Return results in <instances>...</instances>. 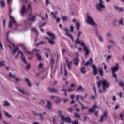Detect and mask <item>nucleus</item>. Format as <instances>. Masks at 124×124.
Here are the masks:
<instances>
[{
    "label": "nucleus",
    "mask_w": 124,
    "mask_h": 124,
    "mask_svg": "<svg viewBox=\"0 0 124 124\" xmlns=\"http://www.w3.org/2000/svg\"><path fill=\"white\" fill-rule=\"evenodd\" d=\"M11 31H8L7 32V36L8 37V34H9V33H10ZM7 37V41L9 42V43H10L11 45H12V46H13V47L14 48H16V46L13 44V43H12V42H11L10 40H9V39H8V37Z\"/></svg>",
    "instance_id": "aec40b11"
},
{
    "label": "nucleus",
    "mask_w": 124,
    "mask_h": 124,
    "mask_svg": "<svg viewBox=\"0 0 124 124\" xmlns=\"http://www.w3.org/2000/svg\"><path fill=\"white\" fill-rule=\"evenodd\" d=\"M38 69H41V68H44V66L42 64V63H40L39 65L38 66Z\"/></svg>",
    "instance_id": "58836bf2"
},
{
    "label": "nucleus",
    "mask_w": 124,
    "mask_h": 124,
    "mask_svg": "<svg viewBox=\"0 0 124 124\" xmlns=\"http://www.w3.org/2000/svg\"><path fill=\"white\" fill-rule=\"evenodd\" d=\"M41 44H45V42L41 41L40 42L37 43L36 44V46H38V45H40Z\"/></svg>",
    "instance_id": "8fccbe9b"
},
{
    "label": "nucleus",
    "mask_w": 124,
    "mask_h": 124,
    "mask_svg": "<svg viewBox=\"0 0 124 124\" xmlns=\"http://www.w3.org/2000/svg\"><path fill=\"white\" fill-rule=\"evenodd\" d=\"M60 21H61V19H60V18H57L56 23H60Z\"/></svg>",
    "instance_id": "774afa93"
},
{
    "label": "nucleus",
    "mask_w": 124,
    "mask_h": 124,
    "mask_svg": "<svg viewBox=\"0 0 124 124\" xmlns=\"http://www.w3.org/2000/svg\"><path fill=\"white\" fill-rule=\"evenodd\" d=\"M5 106H9L10 105V104L7 102V101H5V105H4Z\"/></svg>",
    "instance_id": "4d7b16f0"
},
{
    "label": "nucleus",
    "mask_w": 124,
    "mask_h": 124,
    "mask_svg": "<svg viewBox=\"0 0 124 124\" xmlns=\"http://www.w3.org/2000/svg\"><path fill=\"white\" fill-rule=\"evenodd\" d=\"M75 117L78 118V119L80 118V114L79 113H75Z\"/></svg>",
    "instance_id": "603ef678"
},
{
    "label": "nucleus",
    "mask_w": 124,
    "mask_h": 124,
    "mask_svg": "<svg viewBox=\"0 0 124 124\" xmlns=\"http://www.w3.org/2000/svg\"><path fill=\"white\" fill-rule=\"evenodd\" d=\"M39 52L40 51H36L35 54L38 61H41V60L42 59V57H41V55H40V54H39Z\"/></svg>",
    "instance_id": "b1692460"
},
{
    "label": "nucleus",
    "mask_w": 124,
    "mask_h": 124,
    "mask_svg": "<svg viewBox=\"0 0 124 124\" xmlns=\"http://www.w3.org/2000/svg\"><path fill=\"white\" fill-rule=\"evenodd\" d=\"M26 12L28 13L29 12L27 11V9H26V6L23 5L22 8L20 9V13L21 15H25V13H26Z\"/></svg>",
    "instance_id": "ddd939ff"
},
{
    "label": "nucleus",
    "mask_w": 124,
    "mask_h": 124,
    "mask_svg": "<svg viewBox=\"0 0 124 124\" xmlns=\"http://www.w3.org/2000/svg\"><path fill=\"white\" fill-rule=\"evenodd\" d=\"M96 108H97V105H94L92 108H89L88 112L89 113H94Z\"/></svg>",
    "instance_id": "4468645a"
},
{
    "label": "nucleus",
    "mask_w": 124,
    "mask_h": 124,
    "mask_svg": "<svg viewBox=\"0 0 124 124\" xmlns=\"http://www.w3.org/2000/svg\"><path fill=\"white\" fill-rule=\"evenodd\" d=\"M114 9H116L117 11H118V12H123V11H124L123 8H120L117 5L114 6Z\"/></svg>",
    "instance_id": "393cba45"
},
{
    "label": "nucleus",
    "mask_w": 124,
    "mask_h": 124,
    "mask_svg": "<svg viewBox=\"0 0 124 124\" xmlns=\"http://www.w3.org/2000/svg\"><path fill=\"white\" fill-rule=\"evenodd\" d=\"M47 104L46 105V107L48 108L49 110L52 109V103L50 101H47Z\"/></svg>",
    "instance_id": "4be33fe9"
},
{
    "label": "nucleus",
    "mask_w": 124,
    "mask_h": 124,
    "mask_svg": "<svg viewBox=\"0 0 124 124\" xmlns=\"http://www.w3.org/2000/svg\"><path fill=\"white\" fill-rule=\"evenodd\" d=\"M73 61L76 66H78L79 65V57H75V59L73 60Z\"/></svg>",
    "instance_id": "f3484780"
},
{
    "label": "nucleus",
    "mask_w": 124,
    "mask_h": 124,
    "mask_svg": "<svg viewBox=\"0 0 124 124\" xmlns=\"http://www.w3.org/2000/svg\"><path fill=\"white\" fill-rule=\"evenodd\" d=\"M31 14H32V11L30 12V13L28 16V19L29 21H31V22H35L36 16H35L34 15H32Z\"/></svg>",
    "instance_id": "0eeeda50"
},
{
    "label": "nucleus",
    "mask_w": 124,
    "mask_h": 124,
    "mask_svg": "<svg viewBox=\"0 0 124 124\" xmlns=\"http://www.w3.org/2000/svg\"><path fill=\"white\" fill-rule=\"evenodd\" d=\"M17 89H18V91L19 92H20V93H23V94H25V93H26L25 91H24V90H22V89H20V88L18 87Z\"/></svg>",
    "instance_id": "09e8293b"
},
{
    "label": "nucleus",
    "mask_w": 124,
    "mask_h": 124,
    "mask_svg": "<svg viewBox=\"0 0 124 124\" xmlns=\"http://www.w3.org/2000/svg\"><path fill=\"white\" fill-rule=\"evenodd\" d=\"M66 110L70 112V113H72V108H66Z\"/></svg>",
    "instance_id": "6e6d98bb"
},
{
    "label": "nucleus",
    "mask_w": 124,
    "mask_h": 124,
    "mask_svg": "<svg viewBox=\"0 0 124 124\" xmlns=\"http://www.w3.org/2000/svg\"><path fill=\"white\" fill-rule=\"evenodd\" d=\"M70 31L71 32H73V31H74V29L73 28V25H71V27H70Z\"/></svg>",
    "instance_id": "bf43d9fd"
},
{
    "label": "nucleus",
    "mask_w": 124,
    "mask_h": 124,
    "mask_svg": "<svg viewBox=\"0 0 124 124\" xmlns=\"http://www.w3.org/2000/svg\"><path fill=\"white\" fill-rule=\"evenodd\" d=\"M64 72H65V74H64V76H67V70H66V68H64Z\"/></svg>",
    "instance_id": "e2e57ef3"
},
{
    "label": "nucleus",
    "mask_w": 124,
    "mask_h": 124,
    "mask_svg": "<svg viewBox=\"0 0 124 124\" xmlns=\"http://www.w3.org/2000/svg\"><path fill=\"white\" fill-rule=\"evenodd\" d=\"M75 43L76 44H81V41H80V38L79 37H77V40H75Z\"/></svg>",
    "instance_id": "f704fd0d"
},
{
    "label": "nucleus",
    "mask_w": 124,
    "mask_h": 124,
    "mask_svg": "<svg viewBox=\"0 0 124 124\" xmlns=\"http://www.w3.org/2000/svg\"><path fill=\"white\" fill-rule=\"evenodd\" d=\"M44 50H47V51H49V52H45V56H46V58H49V53H51V50H50V49H46L45 48Z\"/></svg>",
    "instance_id": "bb28decb"
},
{
    "label": "nucleus",
    "mask_w": 124,
    "mask_h": 124,
    "mask_svg": "<svg viewBox=\"0 0 124 124\" xmlns=\"http://www.w3.org/2000/svg\"><path fill=\"white\" fill-rule=\"evenodd\" d=\"M33 115H35V116H40V119L41 120H43V116H42V114L41 113H39V114H37V113H35V112L34 111H33Z\"/></svg>",
    "instance_id": "cd10ccee"
},
{
    "label": "nucleus",
    "mask_w": 124,
    "mask_h": 124,
    "mask_svg": "<svg viewBox=\"0 0 124 124\" xmlns=\"http://www.w3.org/2000/svg\"><path fill=\"white\" fill-rule=\"evenodd\" d=\"M87 23H88V24L91 25L92 26H97L96 23L93 21V19L91 17V16H87Z\"/></svg>",
    "instance_id": "423d86ee"
},
{
    "label": "nucleus",
    "mask_w": 124,
    "mask_h": 124,
    "mask_svg": "<svg viewBox=\"0 0 124 124\" xmlns=\"http://www.w3.org/2000/svg\"><path fill=\"white\" fill-rule=\"evenodd\" d=\"M4 113L5 116L7 118H9V119H10L11 118H12V115H10L9 114H8V113L6 112V111H4Z\"/></svg>",
    "instance_id": "c756f323"
},
{
    "label": "nucleus",
    "mask_w": 124,
    "mask_h": 124,
    "mask_svg": "<svg viewBox=\"0 0 124 124\" xmlns=\"http://www.w3.org/2000/svg\"><path fill=\"white\" fill-rule=\"evenodd\" d=\"M76 27L77 28L78 31L80 30V23L77 22L76 24Z\"/></svg>",
    "instance_id": "ea45409f"
},
{
    "label": "nucleus",
    "mask_w": 124,
    "mask_h": 124,
    "mask_svg": "<svg viewBox=\"0 0 124 124\" xmlns=\"http://www.w3.org/2000/svg\"><path fill=\"white\" fill-rule=\"evenodd\" d=\"M98 72H99L100 76H103V69L102 68H98Z\"/></svg>",
    "instance_id": "a878e982"
},
{
    "label": "nucleus",
    "mask_w": 124,
    "mask_h": 124,
    "mask_svg": "<svg viewBox=\"0 0 124 124\" xmlns=\"http://www.w3.org/2000/svg\"><path fill=\"white\" fill-rule=\"evenodd\" d=\"M76 100H78V101L79 103H80V102H81V101H80V100L79 99V95H77L76 96Z\"/></svg>",
    "instance_id": "0e129e2a"
},
{
    "label": "nucleus",
    "mask_w": 124,
    "mask_h": 124,
    "mask_svg": "<svg viewBox=\"0 0 124 124\" xmlns=\"http://www.w3.org/2000/svg\"><path fill=\"white\" fill-rule=\"evenodd\" d=\"M80 44L81 46H83L84 50L85 52V57L87 58V56L90 54V50H89L88 46H86V44L84 42L81 43Z\"/></svg>",
    "instance_id": "39448f33"
},
{
    "label": "nucleus",
    "mask_w": 124,
    "mask_h": 124,
    "mask_svg": "<svg viewBox=\"0 0 124 124\" xmlns=\"http://www.w3.org/2000/svg\"><path fill=\"white\" fill-rule=\"evenodd\" d=\"M10 18L11 20H10L9 22V28H12V24H16V25H17V22L13 17L10 16Z\"/></svg>",
    "instance_id": "6e6552de"
},
{
    "label": "nucleus",
    "mask_w": 124,
    "mask_h": 124,
    "mask_svg": "<svg viewBox=\"0 0 124 124\" xmlns=\"http://www.w3.org/2000/svg\"><path fill=\"white\" fill-rule=\"evenodd\" d=\"M119 86H120V87H124V82H120L119 83Z\"/></svg>",
    "instance_id": "5fc2aeb1"
},
{
    "label": "nucleus",
    "mask_w": 124,
    "mask_h": 124,
    "mask_svg": "<svg viewBox=\"0 0 124 124\" xmlns=\"http://www.w3.org/2000/svg\"><path fill=\"white\" fill-rule=\"evenodd\" d=\"M80 71L81 72H82L83 74H85V73H86L87 70H86V68L84 67H83L82 68H81L80 69Z\"/></svg>",
    "instance_id": "473e14b6"
},
{
    "label": "nucleus",
    "mask_w": 124,
    "mask_h": 124,
    "mask_svg": "<svg viewBox=\"0 0 124 124\" xmlns=\"http://www.w3.org/2000/svg\"><path fill=\"white\" fill-rule=\"evenodd\" d=\"M112 76L115 78L116 81H117L118 78L117 77V74L115 72H117L119 70V63H117L116 66L111 68Z\"/></svg>",
    "instance_id": "7ed1b4c3"
},
{
    "label": "nucleus",
    "mask_w": 124,
    "mask_h": 124,
    "mask_svg": "<svg viewBox=\"0 0 124 124\" xmlns=\"http://www.w3.org/2000/svg\"><path fill=\"white\" fill-rule=\"evenodd\" d=\"M62 120L64 122H66V123L71 124V118L68 116H66V117H64V116H62Z\"/></svg>",
    "instance_id": "9d476101"
},
{
    "label": "nucleus",
    "mask_w": 124,
    "mask_h": 124,
    "mask_svg": "<svg viewBox=\"0 0 124 124\" xmlns=\"http://www.w3.org/2000/svg\"><path fill=\"white\" fill-rule=\"evenodd\" d=\"M118 25H121L122 26H124V19L122 18L119 20Z\"/></svg>",
    "instance_id": "a19ab883"
},
{
    "label": "nucleus",
    "mask_w": 124,
    "mask_h": 124,
    "mask_svg": "<svg viewBox=\"0 0 124 124\" xmlns=\"http://www.w3.org/2000/svg\"><path fill=\"white\" fill-rule=\"evenodd\" d=\"M79 104L82 106L81 110L83 111L84 109H88V107H85L84 106V105L81 103V102H79Z\"/></svg>",
    "instance_id": "c9c22d12"
},
{
    "label": "nucleus",
    "mask_w": 124,
    "mask_h": 124,
    "mask_svg": "<svg viewBox=\"0 0 124 124\" xmlns=\"http://www.w3.org/2000/svg\"><path fill=\"white\" fill-rule=\"evenodd\" d=\"M25 81L28 84L29 87H31V83H30V80H29V79H28V78H25Z\"/></svg>",
    "instance_id": "2f4dec72"
},
{
    "label": "nucleus",
    "mask_w": 124,
    "mask_h": 124,
    "mask_svg": "<svg viewBox=\"0 0 124 124\" xmlns=\"http://www.w3.org/2000/svg\"><path fill=\"white\" fill-rule=\"evenodd\" d=\"M31 68V64H29L27 66L25 67L26 69H30Z\"/></svg>",
    "instance_id": "680f3d73"
},
{
    "label": "nucleus",
    "mask_w": 124,
    "mask_h": 124,
    "mask_svg": "<svg viewBox=\"0 0 124 124\" xmlns=\"http://www.w3.org/2000/svg\"><path fill=\"white\" fill-rule=\"evenodd\" d=\"M58 114L61 117V120H62V117H63V115H62V111L59 110L58 111Z\"/></svg>",
    "instance_id": "49530a36"
},
{
    "label": "nucleus",
    "mask_w": 124,
    "mask_h": 124,
    "mask_svg": "<svg viewBox=\"0 0 124 124\" xmlns=\"http://www.w3.org/2000/svg\"><path fill=\"white\" fill-rule=\"evenodd\" d=\"M68 69H71V64H72V61H70L66 63Z\"/></svg>",
    "instance_id": "7c9ffc66"
},
{
    "label": "nucleus",
    "mask_w": 124,
    "mask_h": 124,
    "mask_svg": "<svg viewBox=\"0 0 124 124\" xmlns=\"http://www.w3.org/2000/svg\"><path fill=\"white\" fill-rule=\"evenodd\" d=\"M54 62H55V60H54V59H51L50 60V65H51V66L52 68H53V66L54 65Z\"/></svg>",
    "instance_id": "37998d69"
},
{
    "label": "nucleus",
    "mask_w": 124,
    "mask_h": 124,
    "mask_svg": "<svg viewBox=\"0 0 124 124\" xmlns=\"http://www.w3.org/2000/svg\"><path fill=\"white\" fill-rule=\"evenodd\" d=\"M18 54H21L20 59L22 60L23 62H24L25 64H28V62L26 61V58L24 57V53L23 52L19 50L18 51Z\"/></svg>",
    "instance_id": "f8f14e48"
},
{
    "label": "nucleus",
    "mask_w": 124,
    "mask_h": 124,
    "mask_svg": "<svg viewBox=\"0 0 124 124\" xmlns=\"http://www.w3.org/2000/svg\"><path fill=\"white\" fill-rule=\"evenodd\" d=\"M45 3L46 5H48L50 4V1H49V0H46Z\"/></svg>",
    "instance_id": "052dcab7"
},
{
    "label": "nucleus",
    "mask_w": 124,
    "mask_h": 124,
    "mask_svg": "<svg viewBox=\"0 0 124 124\" xmlns=\"http://www.w3.org/2000/svg\"><path fill=\"white\" fill-rule=\"evenodd\" d=\"M18 50H19V48L18 47H17L16 48H15L14 50L11 49V51L13 52V55H15V54H16V53H17Z\"/></svg>",
    "instance_id": "72a5a7b5"
},
{
    "label": "nucleus",
    "mask_w": 124,
    "mask_h": 124,
    "mask_svg": "<svg viewBox=\"0 0 124 124\" xmlns=\"http://www.w3.org/2000/svg\"><path fill=\"white\" fill-rule=\"evenodd\" d=\"M9 77L15 78L16 82H19V81H20V78H16L15 74L12 75V73H11V72L9 73Z\"/></svg>",
    "instance_id": "a211bd4d"
},
{
    "label": "nucleus",
    "mask_w": 124,
    "mask_h": 124,
    "mask_svg": "<svg viewBox=\"0 0 124 124\" xmlns=\"http://www.w3.org/2000/svg\"><path fill=\"white\" fill-rule=\"evenodd\" d=\"M108 115V113H107V111H104V114L102 115L100 119L99 120L100 123H102L103 121H104V119L106 120L107 119V116Z\"/></svg>",
    "instance_id": "1a4fd4ad"
},
{
    "label": "nucleus",
    "mask_w": 124,
    "mask_h": 124,
    "mask_svg": "<svg viewBox=\"0 0 124 124\" xmlns=\"http://www.w3.org/2000/svg\"><path fill=\"white\" fill-rule=\"evenodd\" d=\"M32 31H33L34 32H36V33H38V31H37V30H36V28H33L31 29Z\"/></svg>",
    "instance_id": "de8ad7c7"
},
{
    "label": "nucleus",
    "mask_w": 124,
    "mask_h": 124,
    "mask_svg": "<svg viewBox=\"0 0 124 124\" xmlns=\"http://www.w3.org/2000/svg\"><path fill=\"white\" fill-rule=\"evenodd\" d=\"M0 4L1 7H5V3H4V1H0Z\"/></svg>",
    "instance_id": "e433bc0d"
},
{
    "label": "nucleus",
    "mask_w": 124,
    "mask_h": 124,
    "mask_svg": "<svg viewBox=\"0 0 124 124\" xmlns=\"http://www.w3.org/2000/svg\"><path fill=\"white\" fill-rule=\"evenodd\" d=\"M98 1L100 2L96 5V8L98 11H102V9H105V5L103 4L102 0H99Z\"/></svg>",
    "instance_id": "20e7f679"
},
{
    "label": "nucleus",
    "mask_w": 124,
    "mask_h": 124,
    "mask_svg": "<svg viewBox=\"0 0 124 124\" xmlns=\"http://www.w3.org/2000/svg\"><path fill=\"white\" fill-rule=\"evenodd\" d=\"M98 38L101 42H103V38H102L101 36H99Z\"/></svg>",
    "instance_id": "13d9d810"
},
{
    "label": "nucleus",
    "mask_w": 124,
    "mask_h": 124,
    "mask_svg": "<svg viewBox=\"0 0 124 124\" xmlns=\"http://www.w3.org/2000/svg\"><path fill=\"white\" fill-rule=\"evenodd\" d=\"M71 124H79V121L78 120H74L73 121H71Z\"/></svg>",
    "instance_id": "4c0bfd02"
},
{
    "label": "nucleus",
    "mask_w": 124,
    "mask_h": 124,
    "mask_svg": "<svg viewBox=\"0 0 124 124\" xmlns=\"http://www.w3.org/2000/svg\"><path fill=\"white\" fill-rule=\"evenodd\" d=\"M101 85H102L103 91L105 92L106 88L110 87V82L107 81L106 80H99V81L97 82V86L99 89L100 88Z\"/></svg>",
    "instance_id": "f257e3e1"
},
{
    "label": "nucleus",
    "mask_w": 124,
    "mask_h": 124,
    "mask_svg": "<svg viewBox=\"0 0 124 124\" xmlns=\"http://www.w3.org/2000/svg\"><path fill=\"white\" fill-rule=\"evenodd\" d=\"M47 34H48V35L50 36V37L52 38L49 39V38H48V37H46V39H48V42L49 43H50V44H51V45H54V44H55V39H56V35H55V34L49 31L47 32Z\"/></svg>",
    "instance_id": "f03ea898"
},
{
    "label": "nucleus",
    "mask_w": 124,
    "mask_h": 124,
    "mask_svg": "<svg viewBox=\"0 0 124 124\" xmlns=\"http://www.w3.org/2000/svg\"><path fill=\"white\" fill-rule=\"evenodd\" d=\"M0 47L1 48V50H3V46H2V43H1V42H0Z\"/></svg>",
    "instance_id": "338daca9"
},
{
    "label": "nucleus",
    "mask_w": 124,
    "mask_h": 124,
    "mask_svg": "<svg viewBox=\"0 0 124 124\" xmlns=\"http://www.w3.org/2000/svg\"><path fill=\"white\" fill-rule=\"evenodd\" d=\"M79 91H84V88L81 85H79L77 89V92H79Z\"/></svg>",
    "instance_id": "c85d7f7f"
},
{
    "label": "nucleus",
    "mask_w": 124,
    "mask_h": 124,
    "mask_svg": "<svg viewBox=\"0 0 124 124\" xmlns=\"http://www.w3.org/2000/svg\"><path fill=\"white\" fill-rule=\"evenodd\" d=\"M81 34H82V32L79 31L78 33L77 34V36L78 37V38H79L80 36H81Z\"/></svg>",
    "instance_id": "69168bd1"
},
{
    "label": "nucleus",
    "mask_w": 124,
    "mask_h": 124,
    "mask_svg": "<svg viewBox=\"0 0 124 124\" xmlns=\"http://www.w3.org/2000/svg\"><path fill=\"white\" fill-rule=\"evenodd\" d=\"M63 30L66 31V35L70 37L72 41H74V39H73V36L68 33V29H67V28H64Z\"/></svg>",
    "instance_id": "dca6fc26"
},
{
    "label": "nucleus",
    "mask_w": 124,
    "mask_h": 124,
    "mask_svg": "<svg viewBox=\"0 0 124 124\" xmlns=\"http://www.w3.org/2000/svg\"><path fill=\"white\" fill-rule=\"evenodd\" d=\"M4 61H0V66H3L4 65Z\"/></svg>",
    "instance_id": "864d4df0"
},
{
    "label": "nucleus",
    "mask_w": 124,
    "mask_h": 124,
    "mask_svg": "<svg viewBox=\"0 0 124 124\" xmlns=\"http://www.w3.org/2000/svg\"><path fill=\"white\" fill-rule=\"evenodd\" d=\"M62 92H64V94L65 96H67V90L63 89H62Z\"/></svg>",
    "instance_id": "c03bdc74"
},
{
    "label": "nucleus",
    "mask_w": 124,
    "mask_h": 124,
    "mask_svg": "<svg viewBox=\"0 0 124 124\" xmlns=\"http://www.w3.org/2000/svg\"><path fill=\"white\" fill-rule=\"evenodd\" d=\"M62 21H66V20H67V16H62Z\"/></svg>",
    "instance_id": "79ce46f5"
},
{
    "label": "nucleus",
    "mask_w": 124,
    "mask_h": 124,
    "mask_svg": "<svg viewBox=\"0 0 124 124\" xmlns=\"http://www.w3.org/2000/svg\"><path fill=\"white\" fill-rule=\"evenodd\" d=\"M92 67L93 68L94 75H96V74H97V68H96V66L93 64H92Z\"/></svg>",
    "instance_id": "412c9836"
},
{
    "label": "nucleus",
    "mask_w": 124,
    "mask_h": 124,
    "mask_svg": "<svg viewBox=\"0 0 124 124\" xmlns=\"http://www.w3.org/2000/svg\"><path fill=\"white\" fill-rule=\"evenodd\" d=\"M30 10V12L32 11L31 10V4H29L27 8V11L29 12V10Z\"/></svg>",
    "instance_id": "a18cd8bd"
},
{
    "label": "nucleus",
    "mask_w": 124,
    "mask_h": 124,
    "mask_svg": "<svg viewBox=\"0 0 124 124\" xmlns=\"http://www.w3.org/2000/svg\"><path fill=\"white\" fill-rule=\"evenodd\" d=\"M47 90L49 93H58L59 92V90H58L57 89L53 88H52L51 87H48Z\"/></svg>",
    "instance_id": "2eb2a0df"
},
{
    "label": "nucleus",
    "mask_w": 124,
    "mask_h": 124,
    "mask_svg": "<svg viewBox=\"0 0 124 124\" xmlns=\"http://www.w3.org/2000/svg\"><path fill=\"white\" fill-rule=\"evenodd\" d=\"M36 52H40V50L34 49L32 51H29L27 50L28 55H34V53H36Z\"/></svg>",
    "instance_id": "6ab92c4d"
},
{
    "label": "nucleus",
    "mask_w": 124,
    "mask_h": 124,
    "mask_svg": "<svg viewBox=\"0 0 124 124\" xmlns=\"http://www.w3.org/2000/svg\"><path fill=\"white\" fill-rule=\"evenodd\" d=\"M51 13L52 15H53V18H57V16H56V14H57V12H56V13L55 14V13L52 12Z\"/></svg>",
    "instance_id": "3c124183"
},
{
    "label": "nucleus",
    "mask_w": 124,
    "mask_h": 124,
    "mask_svg": "<svg viewBox=\"0 0 124 124\" xmlns=\"http://www.w3.org/2000/svg\"><path fill=\"white\" fill-rule=\"evenodd\" d=\"M56 99L55 101V103H56V104H59V103H61V102H62V98H60V97L56 96Z\"/></svg>",
    "instance_id": "5701e85b"
},
{
    "label": "nucleus",
    "mask_w": 124,
    "mask_h": 124,
    "mask_svg": "<svg viewBox=\"0 0 124 124\" xmlns=\"http://www.w3.org/2000/svg\"><path fill=\"white\" fill-rule=\"evenodd\" d=\"M84 62H85V61L84 60H83L82 63H83V65H84L85 66H88L89 65H91V64H92V63H93V59L90 58L89 60L88 61H87V62L86 63H84Z\"/></svg>",
    "instance_id": "9b49d317"
}]
</instances>
